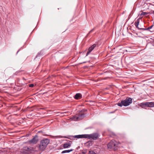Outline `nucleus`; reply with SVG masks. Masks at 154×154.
Here are the masks:
<instances>
[{
	"mask_svg": "<svg viewBox=\"0 0 154 154\" xmlns=\"http://www.w3.org/2000/svg\"><path fill=\"white\" fill-rule=\"evenodd\" d=\"M50 140L49 139L45 138L42 140L39 146V149L40 150L44 151L47 147L48 144L50 143Z\"/></svg>",
	"mask_w": 154,
	"mask_h": 154,
	"instance_id": "nucleus-1",
	"label": "nucleus"
},
{
	"mask_svg": "<svg viewBox=\"0 0 154 154\" xmlns=\"http://www.w3.org/2000/svg\"><path fill=\"white\" fill-rule=\"evenodd\" d=\"M132 103V99L130 97H128L125 100H122L120 102L118 103L117 105L120 107L123 106H125L129 105Z\"/></svg>",
	"mask_w": 154,
	"mask_h": 154,
	"instance_id": "nucleus-2",
	"label": "nucleus"
},
{
	"mask_svg": "<svg viewBox=\"0 0 154 154\" xmlns=\"http://www.w3.org/2000/svg\"><path fill=\"white\" fill-rule=\"evenodd\" d=\"M107 146L108 149L116 150L117 149L118 144L115 140H112L109 143Z\"/></svg>",
	"mask_w": 154,
	"mask_h": 154,
	"instance_id": "nucleus-3",
	"label": "nucleus"
},
{
	"mask_svg": "<svg viewBox=\"0 0 154 154\" xmlns=\"http://www.w3.org/2000/svg\"><path fill=\"white\" fill-rule=\"evenodd\" d=\"M99 136V134L97 133H93L91 134H85V138L89 140H96Z\"/></svg>",
	"mask_w": 154,
	"mask_h": 154,
	"instance_id": "nucleus-4",
	"label": "nucleus"
},
{
	"mask_svg": "<svg viewBox=\"0 0 154 154\" xmlns=\"http://www.w3.org/2000/svg\"><path fill=\"white\" fill-rule=\"evenodd\" d=\"M86 110L83 109L82 110V112H80L78 114H76L73 117V119L75 121H80L81 120L85 117V115L84 113H82V112L86 111Z\"/></svg>",
	"mask_w": 154,
	"mask_h": 154,
	"instance_id": "nucleus-5",
	"label": "nucleus"
},
{
	"mask_svg": "<svg viewBox=\"0 0 154 154\" xmlns=\"http://www.w3.org/2000/svg\"><path fill=\"white\" fill-rule=\"evenodd\" d=\"M35 148L33 147L25 146L22 149L23 152L26 154H29L34 151Z\"/></svg>",
	"mask_w": 154,
	"mask_h": 154,
	"instance_id": "nucleus-6",
	"label": "nucleus"
},
{
	"mask_svg": "<svg viewBox=\"0 0 154 154\" xmlns=\"http://www.w3.org/2000/svg\"><path fill=\"white\" fill-rule=\"evenodd\" d=\"M139 106L142 108H144V106L149 107H154V102H146L142 103L139 104Z\"/></svg>",
	"mask_w": 154,
	"mask_h": 154,
	"instance_id": "nucleus-7",
	"label": "nucleus"
},
{
	"mask_svg": "<svg viewBox=\"0 0 154 154\" xmlns=\"http://www.w3.org/2000/svg\"><path fill=\"white\" fill-rule=\"evenodd\" d=\"M38 141V136L35 135L32 139L28 140L26 143L28 144H36Z\"/></svg>",
	"mask_w": 154,
	"mask_h": 154,
	"instance_id": "nucleus-8",
	"label": "nucleus"
},
{
	"mask_svg": "<svg viewBox=\"0 0 154 154\" xmlns=\"http://www.w3.org/2000/svg\"><path fill=\"white\" fill-rule=\"evenodd\" d=\"M68 138L70 140H75V137H74V136H68V137H66V136H55V138Z\"/></svg>",
	"mask_w": 154,
	"mask_h": 154,
	"instance_id": "nucleus-9",
	"label": "nucleus"
},
{
	"mask_svg": "<svg viewBox=\"0 0 154 154\" xmlns=\"http://www.w3.org/2000/svg\"><path fill=\"white\" fill-rule=\"evenodd\" d=\"M96 44H94L89 48L88 51L87 53L86 56H88L89 53L92 51L94 48L96 47Z\"/></svg>",
	"mask_w": 154,
	"mask_h": 154,
	"instance_id": "nucleus-10",
	"label": "nucleus"
},
{
	"mask_svg": "<svg viewBox=\"0 0 154 154\" xmlns=\"http://www.w3.org/2000/svg\"><path fill=\"white\" fill-rule=\"evenodd\" d=\"M75 137V139L79 138H85V134H81V135H76L74 136Z\"/></svg>",
	"mask_w": 154,
	"mask_h": 154,
	"instance_id": "nucleus-11",
	"label": "nucleus"
},
{
	"mask_svg": "<svg viewBox=\"0 0 154 154\" xmlns=\"http://www.w3.org/2000/svg\"><path fill=\"white\" fill-rule=\"evenodd\" d=\"M82 95L79 93L77 94L74 96V98L77 100L79 99L82 98Z\"/></svg>",
	"mask_w": 154,
	"mask_h": 154,
	"instance_id": "nucleus-12",
	"label": "nucleus"
},
{
	"mask_svg": "<svg viewBox=\"0 0 154 154\" xmlns=\"http://www.w3.org/2000/svg\"><path fill=\"white\" fill-rule=\"evenodd\" d=\"M71 145V143H65L63 144V146L64 148H66L70 147Z\"/></svg>",
	"mask_w": 154,
	"mask_h": 154,
	"instance_id": "nucleus-13",
	"label": "nucleus"
},
{
	"mask_svg": "<svg viewBox=\"0 0 154 154\" xmlns=\"http://www.w3.org/2000/svg\"><path fill=\"white\" fill-rule=\"evenodd\" d=\"M139 23V19H138L137 20H136L134 24L135 25V26L137 28H138L139 27H138V25Z\"/></svg>",
	"mask_w": 154,
	"mask_h": 154,
	"instance_id": "nucleus-14",
	"label": "nucleus"
},
{
	"mask_svg": "<svg viewBox=\"0 0 154 154\" xmlns=\"http://www.w3.org/2000/svg\"><path fill=\"white\" fill-rule=\"evenodd\" d=\"M73 150V149H71L70 150H65L63 151L62 152V153H67V152H69L71 151H72Z\"/></svg>",
	"mask_w": 154,
	"mask_h": 154,
	"instance_id": "nucleus-15",
	"label": "nucleus"
},
{
	"mask_svg": "<svg viewBox=\"0 0 154 154\" xmlns=\"http://www.w3.org/2000/svg\"><path fill=\"white\" fill-rule=\"evenodd\" d=\"M147 13L145 12H143L140 14V16L141 15H145L147 14Z\"/></svg>",
	"mask_w": 154,
	"mask_h": 154,
	"instance_id": "nucleus-16",
	"label": "nucleus"
},
{
	"mask_svg": "<svg viewBox=\"0 0 154 154\" xmlns=\"http://www.w3.org/2000/svg\"><path fill=\"white\" fill-rule=\"evenodd\" d=\"M138 29H142L144 30H147V28H138Z\"/></svg>",
	"mask_w": 154,
	"mask_h": 154,
	"instance_id": "nucleus-17",
	"label": "nucleus"
},
{
	"mask_svg": "<svg viewBox=\"0 0 154 154\" xmlns=\"http://www.w3.org/2000/svg\"><path fill=\"white\" fill-rule=\"evenodd\" d=\"M153 25H152L151 26H150L148 28H147V30H149V29H152V27H153Z\"/></svg>",
	"mask_w": 154,
	"mask_h": 154,
	"instance_id": "nucleus-18",
	"label": "nucleus"
},
{
	"mask_svg": "<svg viewBox=\"0 0 154 154\" xmlns=\"http://www.w3.org/2000/svg\"><path fill=\"white\" fill-rule=\"evenodd\" d=\"M34 86V84H31L29 85V86L30 87H33Z\"/></svg>",
	"mask_w": 154,
	"mask_h": 154,
	"instance_id": "nucleus-19",
	"label": "nucleus"
},
{
	"mask_svg": "<svg viewBox=\"0 0 154 154\" xmlns=\"http://www.w3.org/2000/svg\"><path fill=\"white\" fill-rule=\"evenodd\" d=\"M41 52H40V53H38V54L36 56V57H40L41 56Z\"/></svg>",
	"mask_w": 154,
	"mask_h": 154,
	"instance_id": "nucleus-20",
	"label": "nucleus"
},
{
	"mask_svg": "<svg viewBox=\"0 0 154 154\" xmlns=\"http://www.w3.org/2000/svg\"><path fill=\"white\" fill-rule=\"evenodd\" d=\"M94 29V28L93 29H91V30L90 31V32H89L88 34H87V35H88L91 32H92Z\"/></svg>",
	"mask_w": 154,
	"mask_h": 154,
	"instance_id": "nucleus-21",
	"label": "nucleus"
},
{
	"mask_svg": "<svg viewBox=\"0 0 154 154\" xmlns=\"http://www.w3.org/2000/svg\"><path fill=\"white\" fill-rule=\"evenodd\" d=\"M93 152L92 151H89V154H93Z\"/></svg>",
	"mask_w": 154,
	"mask_h": 154,
	"instance_id": "nucleus-22",
	"label": "nucleus"
},
{
	"mask_svg": "<svg viewBox=\"0 0 154 154\" xmlns=\"http://www.w3.org/2000/svg\"><path fill=\"white\" fill-rule=\"evenodd\" d=\"M151 14H153L154 15V11H151V13H150Z\"/></svg>",
	"mask_w": 154,
	"mask_h": 154,
	"instance_id": "nucleus-23",
	"label": "nucleus"
},
{
	"mask_svg": "<svg viewBox=\"0 0 154 154\" xmlns=\"http://www.w3.org/2000/svg\"><path fill=\"white\" fill-rule=\"evenodd\" d=\"M93 154H96V153L95 152H93Z\"/></svg>",
	"mask_w": 154,
	"mask_h": 154,
	"instance_id": "nucleus-24",
	"label": "nucleus"
}]
</instances>
